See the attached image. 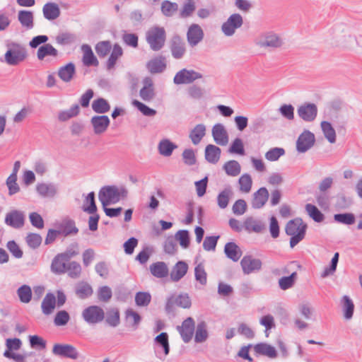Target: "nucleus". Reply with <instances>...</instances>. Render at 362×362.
<instances>
[{
    "mask_svg": "<svg viewBox=\"0 0 362 362\" xmlns=\"http://www.w3.org/2000/svg\"><path fill=\"white\" fill-rule=\"evenodd\" d=\"M127 194L128 191L125 187L112 185L103 187L99 192L98 197L103 206H105L125 199Z\"/></svg>",
    "mask_w": 362,
    "mask_h": 362,
    "instance_id": "obj_1",
    "label": "nucleus"
},
{
    "mask_svg": "<svg viewBox=\"0 0 362 362\" xmlns=\"http://www.w3.org/2000/svg\"><path fill=\"white\" fill-rule=\"evenodd\" d=\"M307 225L300 218L289 221L286 226V233L291 236L290 246L294 247L305 237Z\"/></svg>",
    "mask_w": 362,
    "mask_h": 362,
    "instance_id": "obj_2",
    "label": "nucleus"
},
{
    "mask_svg": "<svg viewBox=\"0 0 362 362\" xmlns=\"http://www.w3.org/2000/svg\"><path fill=\"white\" fill-rule=\"evenodd\" d=\"M5 62L11 66H16L23 62L28 57L26 48L21 44L11 42L7 45Z\"/></svg>",
    "mask_w": 362,
    "mask_h": 362,
    "instance_id": "obj_3",
    "label": "nucleus"
},
{
    "mask_svg": "<svg viewBox=\"0 0 362 362\" xmlns=\"http://www.w3.org/2000/svg\"><path fill=\"white\" fill-rule=\"evenodd\" d=\"M166 33L164 28L153 26L146 33V40L150 48L155 52L160 50L165 42Z\"/></svg>",
    "mask_w": 362,
    "mask_h": 362,
    "instance_id": "obj_4",
    "label": "nucleus"
},
{
    "mask_svg": "<svg viewBox=\"0 0 362 362\" xmlns=\"http://www.w3.org/2000/svg\"><path fill=\"white\" fill-rule=\"evenodd\" d=\"M255 44L260 47L277 49L284 45V40L274 32H266L256 39Z\"/></svg>",
    "mask_w": 362,
    "mask_h": 362,
    "instance_id": "obj_5",
    "label": "nucleus"
},
{
    "mask_svg": "<svg viewBox=\"0 0 362 362\" xmlns=\"http://www.w3.org/2000/svg\"><path fill=\"white\" fill-rule=\"evenodd\" d=\"M243 25V16L240 13H233L222 24L221 29L226 37H231Z\"/></svg>",
    "mask_w": 362,
    "mask_h": 362,
    "instance_id": "obj_6",
    "label": "nucleus"
},
{
    "mask_svg": "<svg viewBox=\"0 0 362 362\" xmlns=\"http://www.w3.org/2000/svg\"><path fill=\"white\" fill-rule=\"evenodd\" d=\"M105 315L103 309L98 305H90L81 313L83 320L89 325L101 322L105 318Z\"/></svg>",
    "mask_w": 362,
    "mask_h": 362,
    "instance_id": "obj_7",
    "label": "nucleus"
},
{
    "mask_svg": "<svg viewBox=\"0 0 362 362\" xmlns=\"http://www.w3.org/2000/svg\"><path fill=\"white\" fill-rule=\"evenodd\" d=\"M202 78V74L193 69H182L174 76L173 82L176 85L189 84Z\"/></svg>",
    "mask_w": 362,
    "mask_h": 362,
    "instance_id": "obj_8",
    "label": "nucleus"
},
{
    "mask_svg": "<svg viewBox=\"0 0 362 362\" xmlns=\"http://www.w3.org/2000/svg\"><path fill=\"white\" fill-rule=\"evenodd\" d=\"M315 134L309 130H304L296 141V150L298 153H305L315 144Z\"/></svg>",
    "mask_w": 362,
    "mask_h": 362,
    "instance_id": "obj_9",
    "label": "nucleus"
},
{
    "mask_svg": "<svg viewBox=\"0 0 362 362\" xmlns=\"http://www.w3.org/2000/svg\"><path fill=\"white\" fill-rule=\"evenodd\" d=\"M52 354L57 356L74 360L77 359L79 355L74 346L67 344H55L52 348Z\"/></svg>",
    "mask_w": 362,
    "mask_h": 362,
    "instance_id": "obj_10",
    "label": "nucleus"
},
{
    "mask_svg": "<svg viewBox=\"0 0 362 362\" xmlns=\"http://www.w3.org/2000/svg\"><path fill=\"white\" fill-rule=\"evenodd\" d=\"M182 339L185 343H189L192 339L195 329V322L192 317H188L182 323L180 326H177Z\"/></svg>",
    "mask_w": 362,
    "mask_h": 362,
    "instance_id": "obj_11",
    "label": "nucleus"
},
{
    "mask_svg": "<svg viewBox=\"0 0 362 362\" xmlns=\"http://www.w3.org/2000/svg\"><path fill=\"white\" fill-rule=\"evenodd\" d=\"M4 222L13 228H21L25 224V214L21 211L12 210L6 214Z\"/></svg>",
    "mask_w": 362,
    "mask_h": 362,
    "instance_id": "obj_12",
    "label": "nucleus"
},
{
    "mask_svg": "<svg viewBox=\"0 0 362 362\" xmlns=\"http://www.w3.org/2000/svg\"><path fill=\"white\" fill-rule=\"evenodd\" d=\"M170 49L175 59H182L186 53V45L180 36L175 35L170 41Z\"/></svg>",
    "mask_w": 362,
    "mask_h": 362,
    "instance_id": "obj_13",
    "label": "nucleus"
},
{
    "mask_svg": "<svg viewBox=\"0 0 362 362\" xmlns=\"http://www.w3.org/2000/svg\"><path fill=\"white\" fill-rule=\"evenodd\" d=\"M90 124L94 134L100 135L107 131L110 124V120L107 115H94L90 118Z\"/></svg>",
    "mask_w": 362,
    "mask_h": 362,
    "instance_id": "obj_14",
    "label": "nucleus"
},
{
    "mask_svg": "<svg viewBox=\"0 0 362 362\" xmlns=\"http://www.w3.org/2000/svg\"><path fill=\"white\" fill-rule=\"evenodd\" d=\"M204 34L202 28L198 24H192L187 32V40L192 47L197 46L204 38Z\"/></svg>",
    "mask_w": 362,
    "mask_h": 362,
    "instance_id": "obj_15",
    "label": "nucleus"
},
{
    "mask_svg": "<svg viewBox=\"0 0 362 362\" xmlns=\"http://www.w3.org/2000/svg\"><path fill=\"white\" fill-rule=\"evenodd\" d=\"M297 113L303 120L310 122L317 117V107L314 103H305L298 107Z\"/></svg>",
    "mask_w": 362,
    "mask_h": 362,
    "instance_id": "obj_16",
    "label": "nucleus"
},
{
    "mask_svg": "<svg viewBox=\"0 0 362 362\" xmlns=\"http://www.w3.org/2000/svg\"><path fill=\"white\" fill-rule=\"evenodd\" d=\"M240 265L245 274H249L262 268V261L259 259L252 257L251 255L244 256L241 259Z\"/></svg>",
    "mask_w": 362,
    "mask_h": 362,
    "instance_id": "obj_17",
    "label": "nucleus"
},
{
    "mask_svg": "<svg viewBox=\"0 0 362 362\" xmlns=\"http://www.w3.org/2000/svg\"><path fill=\"white\" fill-rule=\"evenodd\" d=\"M211 134L215 143L220 146H226L228 143V134L221 123L214 124L211 129Z\"/></svg>",
    "mask_w": 362,
    "mask_h": 362,
    "instance_id": "obj_18",
    "label": "nucleus"
},
{
    "mask_svg": "<svg viewBox=\"0 0 362 362\" xmlns=\"http://www.w3.org/2000/svg\"><path fill=\"white\" fill-rule=\"evenodd\" d=\"M35 188L37 194L42 197H54L58 192L57 185L52 182H39Z\"/></svg>",
    "mask_w": 362,
    "mask_h": 362,
    "instance_id": "obj_19",
    "label": "nucleus"
},
{
    "mask_svg": "<svg viewBox=\"0 0 362 362\" xmlns=\"http://www.w3.org/2000/svg\"><path fill=\"white\" fill-rule=\"evenodd\" d=\"M44 18L49 21L57 19L61 14L59 6L54 2H47L42 7Z\"/></svg>",
    "mask_w": 362,
    "mask_h": 362,
    "instance_id": "obj_20",
    "label": "nucleus"
},
{
    "mask_svg": "<svg viewBox=\"0 0 362 362\" xmlns=\"http://www.w3.org/2000/svg\"><path fill=\"white\" fill-rule=\"evenodd\" d=\"M188 270V265L184 261L177 262L172 268L170 276V279L174 282L179 281L185 276Z\"/></svg>",
    "mask_w": 362,
    "mask_h": 362,
    "instance_id": "obj_21",
    "label": "nucleus"
},
{
    "mask_svg": "<svg viewBox=\"0 0 362 362\" xmlns=\"http://www.w3.org/2000/svg\"><path fill=\"white\" fill-rule=\"evenodd\" d=\"M144 87L140 90L139 95L144 101H151L155 95L153 80L146 77L143 80Z\"/></svg>",
    "mask_w": 362,
    "mask_h": 362,
    "instance_id": "obj_22",
    "label": "nucleus"
},
{
    "mask_svg": "<svg viewBox=\"0 0 362 362\" xmlns=\"http://www.w3.org/2000/svg\"><path fill=\"white\" fill-rule=\"evenodd\" d=\"M269 198V192L266 187H261L253 194L252 202V207L255 209L262 208L267 202Z\"/></svg>",
    "mask_w": 362,
    "mask_h": 362,
    "instance_id": "obj_23",
    "label": "nucleus"
},
{
    "mask_svg": "<svg viewBox=\"0 0 362 362\" xmlns=\"http://www.w3.org/2000/svg\"><path fill=\"white\" fill-rule=\"evenodd\" d=\"M206 132V125L198 124L189 133V138L194 145H198L205 136Z\"/></svg>",
    "mask_w": 362,
    "mask_h": 362,
    "instance_id": "obj_24",
    "label": "nucleus"
},
{
    "mask_svg": "<svg viewBox=\"0 0 362 362\" xmlns=\"http://www.w3.org/2000/svg\"><path fill=\"white\" fill-rule=\"evenodd\" d=\"M59 234L64 236L74 235L78 233V229L75 222L71 219L63 221L58 227Z\"/></svg>",
    "mask_w": 362,
    "mask_h": 362,
    "instance_id": "obj_25",
    "label": "nucleus"
},
{
    "mask_svg": "<svg viewBox=\"0 0 362 362\" xmlns=\"http://www.w3.org/2000/svg\"><path fill=\"white\" fill-rule=\"evenodd\" d=\"M254 350L257 354L275 358L277 356L276 349L267 343H259L254 346Z\"/></svg>",
    "mask_w": 362,
    "mask_h": 362,
    "instance_id": "obj_26",
    "label": "nucleus"
},
{
    "mask_svg": "<svg viewBox=\"0 0 362 362\" xmlns=\"http://www.w3.org/2000/svg\"><path fill=\"white\" fill-rule=\"evenodd\" d=\"M18 20L22 27L27 30H30L34 27V15L30 11H19L18 13Z\"/></svg>",
    "mask_w": 362,
    "mask_h": 362,
    "instance_id": "obj_27",
    "label": "nucleus"
},
{
    "mask_svg": "<svg viewBox=\"0 0 362 362\" xmlns=\"http://www.w3.org/2000/svg\"><path fill=\"white\" fill-rule=\"evenodd\" d=\"M221 153V148L215 145L209 144L205 148V159L210 163H217L220 159Z\"/></svg>",
    "mask_w": 362,
    "mask_h": 362,
    "instance_id": "obj_28",
    "label": "nucleus"
},
{
    "mask_svg": "<svg viewBox=\"0 0 362 362\" xmlns=\"http://www.w3.org/2000/svg\"><path fill=\"white\" fill-rule=\"evenodd\" d=\"M81 50L83 52L82 62L86 66L98 65V61L94 55L90 46L88 45H83L81 46Z\"/></svg>",
    "mask_w": 362,
    "mask_h": 362,
    "instance_id": "obj_29",
    "label": "nucleus"
},
{
    "mask_svg": "<svg viewBox=\"0 0 362 362\" xmlns=\"http://www.w3.org/2000/svg\"><path fill=\"white\" fill-rule=\"evenodd\" d=\"M224 252L226 257L233 262L238 261L242 256V251L240 247L233 242H230L226 244L224 247Z\"/></svg>",
    "mask_w": 362,
    "mask_h": 362,
    "instance_id": "obj_30",
    "label": "nucleus"
},
{
    "mask_svg": "<svg viewBox=\"0 0 362 362\" xmlns=\"http://www.w3.org/2000/svg\"><path fill=\"white\" fill-rule=\"evenodd\" d=\"M66 261L60 254L57 255L52 259L51 271L56 274L66 273Z\"/></svg>",
    "mask_w": 362,
    "mask_h": 362,
    "instance_id": "obj_31",
    "label": "nucleus"
},
{
    "mask_svg": "<svg viewBox=\"0 0 362 362\" xmlns=\"http://www.w3.org/2000/svg\"><path fill=\"white\" fill-rule=\"evenodd\" d=\"M59 52L51 44L47 43L40 46L37 52V57L39 60H43L46 57H57Z\"/></svg>",
    "mask_w": 362,
    "mask_h": 362,
    "instance_id": "obj_32",
    "label": "nucleus"
},
{
    "mask_svg": "<svg viewBox=\"0 0 362 362\" xmlns=\"http://www.w3.org/2000/svg\"><path fill=\"white\" fill-rule=\"evenodd\" d=\"M344 317L346 320H351L354 315V304L351 298L348 296H344L341 300Z\"/></svg>",
    "mask_w": 362,
    "mask_h": 362,
    "instance_id": "obj_33",
    "label": "nucleus"
},
{
    "mask_svg": "<svg viewBox=\"0 0 362 362\" xmlns=\"http://www.w3.org/2000/svg\"><path fill=\"white\" fill-rule=\"evenodd\" d=\"M244 228L248 232L261 233L264 229V224L259 220L248 217L244 221Z\"/></svg>",
    "mask_w": 362,
    "mask_h": 362,
    "instance_id": "obj_34",
    "label": "nucleus"
},
{
    "mask_svg": "<svg viewBox=\"0 0 362 362\" xmlns=\"http://www.w3.org/2000/svg\"><path fill=\"white\" fill-rule=\"evenodd\" d=\"M75 71V65L70 62L59 68L58 76L64 82H69L72 79Z\"/></svg>",
    "mask_w": 362,
    "mask_h": 362,
    "instance_id": "obj_35",
    "label": "nucleus"
},
{
    "mask_svg": "<svg viewBox=\"0 0 362 362\" xmlns=\"http://www.w3.org/2000/svg\"><path fill=\"white\" fill-rule=\"evenodd\" d=\"M177 146L171 142L169 139H165L161 140L158 146L159 153L163 156H170Z\"/></svg>",
    "mask_w": 362,
    "mask_h": 362,
    "instance_id": "obj_36",
    "label": "nucleus"
},
{
    "mask_svg": "<svg viewBox=\"0 0 362 362\" xmlns=\"http://www.w3.org/2000/svg\"><path fill=\"white\" fill-rule=\"evenodd\" d=\"M195 330L194 341L196 343L204 342L209 337L207 325L204 321L199 322Z\"/></svg>",
    "mask_w": 362,
    "mask_h": 362,
    "instance_id": "obj_37",
    "label": "nucleus"
},
{
    "mask_svg": "<svg viewBox=\"0 0 362 362\" xmlns=\"http://www.w3.org/2000/svg\"><path fill=\"white\" fill-rule=\"evenodd\" d=\"M56 305V298L54 294L49 293H47L42 302V310L45 315L51 314Z\"/></svg>",
    "mask_w": 362,
    "mask_h": 362,
    "instance_id": "obj_38",
    "label": "nucleus"
},
{
    "mask_svg": "<svg viewBox=\"0 0 362 362\" xmlns=\"http://www.w3.org/2000/svg\"><path fill=\"white\" fill-rule=\"evenodd\" d=\"M233 192L230 186L225 187L217 196V204L219 208L225 209L228 206L230 198Z\"/></svg>",
    "mask_w": 362,
    "mask_h": 362,
    "instance_id": "obj_39",
    "label": "nucleus"
},
{
    "mask_svg": "<svg viewBox=\"0 0 362 362\" xmlns=\"http://www.w3.org/2000/svg\"><path fill=\"white\" fill-rule=\"evenodd\" d=\"M320 127L326 139L330 144L335 143L337 139L336 132L331 123L329 122L322 121L320 124Z\"/></svg>",
    "mask_w": 362,
    "mask_h": 362,
    "instance_id": "obj_40",
    "label": "nucleus"
},
{
    "mask_svg": "<svg viewBox=\"0 0 362 362\" xmlns=\"http://www.w3.org/2000/svg\"><path fill=\"white\" fill-rule=\"evenodd\" d=\"M147 67L151 73H161L165 69V59L161 57L155 58L148 62Z\"/></svg>",
    "mask_w": 362,
    "mask_h": 362,
    "instance_id": "obj_41",
    "label": "nucleus"
},
{
    "mask_svg": "<svg viewBox=\"0 0 362 362\" xmlns=\"http://www.w3.org/2000/svg\"><path fill=\"white\" fill-rule=\"evenodd\" d=\"M223 170L226 173L231 177L238 176L241 172V165L240 164L235 160H231L226 162L223 166Z\"/></svg>",
    "mask_w": 362,
    "mask_h": 362,
    "instance_id": "obj_42",
    "label": "nucleus"
},
{
    "mask_svg": "<svg viewBox=\"0 0 362 362\" xmlns=\"http://www.w3.org/2000/svg\"><path fill=\"white\" fill-rule=\"evenodd\" d=\"M92 109L98 114H105L110 110V105L105 99L99 98L93 101Z\"/></svg>",
    "mask_w": 362,
    "mask_h": 362,
    "instance_id": "obj_43",
    "label": "nucleus"
},
{
    "mask_svg": "<svg viewBox=\"0 0 362 362\" xmlns=\"http://www.w3.org/2000/svg\"><path fill=\"white\" fill-rule=\"evenodd\" d=\"M151 274L157 278H163L168 275V269L165 263L158 262L150 266Z\"/></svg>",
    "mask_w": 362,
    "mask_h": 362,
    "instance_id": "obj_44",
    "label": "nucleus"
},
{
    "mask_svg": "<svg viewBox=\"0 0 362 362\" xmlns=\"http://www.w3.org/2000/svg\"><path fill=\"white\" fill-rule=\"evenodd\" d=\"M17 295L23 303H28L32 299V290L30 286L23 285L17 289Z\"/></svg>",
    "mask_w": 362,
    "mask_h": 362,
    "instance_id": "obj_45",
    "label": "nucleus"
},
{
    "mask_svg": "<svg viewBox=\"0 0 362 362\" xmlns=\"http://www.w3.org/2000/svg\"><path fill=\"white\" fill-rule=\"evenodd\" d=\"M80 108L78 105L75 104L69 110L61 111L59 112L58 119L61 122H65L69 119L78 115Z\"/></svg>",
    "mask_w": 362,
    "mask_h": 362,
    "instance_id": "obj_46",
    "label": "nucleus"
},
{
    "mask_svg": "<svg viewBox=\"0 0 362 362\" xmlns=\"http://www.w3.org/2000/svg\"><path fill=\"white\" fill-rule=\"evenodd\" d=\"M240 191L243 193H249L252 189V180L250 174H243L239 180Z\"/></svg>",
    "mask_w": 362,
    "mask_h": 362,
    "instance_id": "obj_47",
    "label": "nucleus"
},
{
    "mask_svg": "<svg viewBox=\"0 0 362 362\" xmlns=\"http://www.w3.org/2000/svg\"><path fill=\"white\" fill-rule=\"evenodd\" d=\"M83 210L88 214H93L96 212L97 207L95 202V194L93 192H90L84 201Z\"/></svg>",
    "mask_w": 362,
    "mask_h": 362,
    "instance_id": "obj_48",
    "label": "nucleus"
},
{
    "mask_svg": "<svg viewBox=\"0 0 362 362\" xmlns=\"http://www.w3.org/2000/svg\"><path fill=\"white\" fill-rule=\"evenodd\" d=\"M106 322L111 327H117L120 322L119 312L117 308H112L106 313Z\"/></svg>",
    "mask_w": 362,
    "mask_h": 362,
    "instance_id": "obj_49",
    "label": "nucleus"
},
{
    "mask_svg": "<svg viewBox=\"0 0 362 362\" xmlns=\"http://www.w3.org/2000/svg\"><path fill=\"white\" fill-rule=\"evenodd\" d=\"M122 49L119 45H115L112 52L107 62V69L114 68L117 59L122 55Z\"/></svg>",
    "mask_w": 362,
    "mask_h": 362,
    "instance_id": "obj_50",
    "label": "nucleus"
},
{
    "mask_svg": "<svg viewBox=\"0 0 362 362\" xmlns=\"http://www.w3.org/2000/svg\"><path fill=\"white\" fill-rule=\"evenodd\" d=\"M196 10L195 2L193 0H187L180 11V16L182 18L190 17Z\"/></svg>",
    "mask_w": 362,
    "mask_h": 362,
    "instance_id": "obj_51",
    "label": "nucleus"
},
{
    "mask_svg": "<svg viewBox=\"0 0 362 362\" xmlns=\"http://www.w3.org/2000/svg\"><path fill=\"white\" fill-rule=\"evenodd\" d=\"M66 272L72 279H78L81 274V267L79 263L75 261L69 262L66 264Z\"/></svg>",
    "mask_w": 362,
    "mask_h": 362,
    "instance_id": "obj_52",
    "label": "nucleus"
},
{
    "mask_svg": "<svg viewBox=\"0 0 362 362\" xmlns=\"http://www.w3.org/2000/svg\"><path fill=\"white\" fill-rule=\"evenodd\" d=\"M305 210L310 217L315 222L320 223L324 220L325 216L323 214L315 205L307 204L305 205Z\"/></svg>",
    "mask_w": 362,
    "mask_h": 362,
    "instance_id": "obj_53",
    "label": "nucleus"
},
{
    "mask_svg": "<svg viewBox=\"0 0 362 362\" xmlns=\"http://www.w3.org/2000/svg\"><path fill=\"white\" fill-rule=\"evenodd\" d=\"M76 294L79 298L85 299L93 294V288L88 284L81 283L76 286Z\"/></svg>",
    "mask_w": 362,
    "mask_h": 362,
    "instance_id": "obj_54",
    "label": "nucleus"
},
{
    "mask_svg": "<svg viewBox=\"0 0 362 362\" xmlns=\"http://www.w3.org/2000/svg\"><path fill=\"white\" fill-rule=\"evenodd\" d=\"M334 219L336 222L344 225H352L355 223V216L351 213L334 214Z\"/></svg>",
    "mask_w": 362,
    "mask_h": 362,
    "instance_id": "obj_55",
    "label": "nucleus"
},
{
    "mask_svg": "<svg viewBox=\"0 0 362 362\" xmlns=\"http://www.w3.org/2000/svg\"><path fill=\"white\" fill-rule=\"evenodd\" d=\"M296 276V272H293L288 276H284L279 279V286L280 288L285 291L291 288L295 284Z\"/></svg>",
    "mask_w": 362,
    "mask_h": 362,
    "instance_id": "obj_56",
    "label": "nucleus"
},
{
    "mask_svg": "<svg viewBox=\"0 0 362 362\" xmlns=\"http://www.w3.org/2000/svg\"><path fill=\"white\" fill-rule=\"evenodd\" d=\"M285 154V150L283 148L274 147L269 149L265 153V158L269 161H276L279 158Z\"/></svg>",
    "mask_w": 362,
    "mask_h": 362,
    "instance_id": "obj_57",
    "label": "nucleus"
},
{
    "mask_svg": "<svg viewBox=\"0 0 362 362\" xmlns=\"http://www.w3.org/2000/svg\"><path fill=\"white\" fill-rule=\"evenodd\" d=\"M195 279L199 282L200 284L204 286L207 282V274L204 269L202 264H199L194 268Z\"/></svg>",
    "mask_w": 362,
    "mask_h": 362,
    "instance_id": "obj_58",
    "label": "nucleus"
},
{
    "mask_svg": "<svg viewBox=\"0 0 362 362\" xmlns=\"http://www.w3.org/2000/svg\"><path fill=\"white\" fill-rule=\"evenodd\" d=\"M79 253L78 244L73 243L69 245L64 252L59 253L66 261H69L71 258L76 257Z\"/></svg>",
    "mask_w": 362,
    "mask_h": 362,
    "instance_id": "obj_59",
    "label": "nucleus"
},
{
    "mask_svg": "<svg viewBox=\"0 0 362 362\" xmlns=\"http://www.w3.org/2000/svg\"><path fill=\"white\" fill-rule=\"evenodd\" d=\"M178 8L177 3L164 1L161 4V11L165 16H172Z\"/></svg>",
    "mask_w": 362,
    "mask_h": 362,
    "instance_id": "obj_60",
    "label": "nucleus"
},
{
    "mask_svg": "<svg viewBox=\"0 0 362 362\" xmlns=\"http://www.w3.org/2000/svg\"><path fill=\"white\" fill-rule=\"evenodd\" d=\"M6 185L8 189L10 196L18 193L20 191V187L17 183V176L9 175L6 181Z\"/></svg>",
    "mask_w": 362,
    "mask_h": 362,
    "instance_id": "obj_61",
    "label": "nucleus"
},
{
    "mask_svg": "<svg viewBox=\"0 0 362 362\" xmlns=\"http://www.w3.org/2000/svg\"><path fill=\"white\" fill-rule=\"evenodd\" d=\"M228 152L230 153H237L241 156L245 155L244 145L242 139L240 138L235 139L228 148Z\"/></svg>",
    "mask_w": 362,
    "mask_h": 362,
    "instance_id": "obj_62",
    "label": "nucleus"
},
{
    "mask_svg": "<svg viewBox=\"0 0 362 362\" xmlns=\"http://www.w3.org/2000/svg\"><path fill=\"white\" fill-rule=\"evenodd\" d=\"M76 40L74 35L69 33H62L56 37V42L61 45L73 43Z\"/></svg>",
    "mask_w": 362,
    "mask_h": 362,
    "instance_id": "obj_63",
    "label": "nucleus"
},
{
    "mask_svg": "<svg viewBox=\"0 0 362 362\" xmlns=\"http://www.w3.org/2000/svg\"><path fill=\"white\" fill-rule=\"evenodd\" d=\"M112 48L111 44L108 41H102L95 46V51L100 57H105Z\"/></svg>",
    "mask_w": 362,
    "mask_h": 362,
    "instance_id": "obj_64",
    "label": "nucleus"
}]
</instances>
